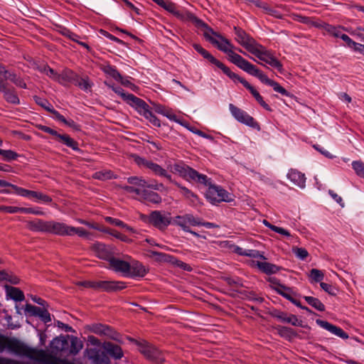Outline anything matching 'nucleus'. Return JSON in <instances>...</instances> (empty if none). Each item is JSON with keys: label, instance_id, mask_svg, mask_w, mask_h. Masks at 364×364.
Here are the masks:
<instances>
[{"label": "nucleus", "instance_id": "3", "mask_svg": "<svg viewBox=\"0 0 364 364\" xmlns=\"http://www.w3.org/2000/svg\"><path fill=\"white\" fill-rule=\"evenodd\" d=\"M161 2V5L159 6L168 12L172 14L179 20L186 22H191L193 25H195L196 27L205 26V23H204L202 20L199 19L192 13L184 10H178L176 8V5L174 3L165 0H162Z\"/></svg>", "mask_w": 364, "mask_h": 364}, {"label": "nucleus", "instance_id": "62", "mask_svg": "<svg viewBox=\"0 0 364 364\" xmlns=\"http://www.w3.org/2000/svg\"><path fill=\"white\" fill-rule=\"evenodd\" d=\"M0 211L9 213H21V208L14 207V206L0 205Z\"/></svg>", "mask_w": 364, "mask_h": 364}, {"label": "nucleus", "instance_id": "42", "mask_svg": "<svg viewBox=\"0 0 364 364\" xmlns=\"http://www.w3.org/2000/svg\"><path fill=\"white\" fill-rule=\"evenodd\" d=\"M276 330L277 331V333L283 338L290 339L292 337L295 336L296 333L294 331L289 327L286 326H277L276 327Z\"/></svg>", "mask_w": 364, "mask_h": 364}, {"label": "nucleus", "instance_id": "36", "mask_svg": "<svg viewBox=\"0 0 364 364\" xmlns=\"http://www.w3.org/2000/svg\"><path fill=\"white\" fill-rule=\"evenodd\" d=\"M56 140L75 151H80L77 142L68 134H59Z\"/></svg>", "mask_w": 364, "mask_h": 364}, {"label": "nucleus", "instance_id": "31", "mask_svg": "<svg viewBox=\"0 0 364 364\" xmlns=\"http://www.w3.org/2000/svg\"><path fill=\"white\" fill-rule=\"evenodd\" d=\"M6 295L15 301H22L25 299L23 292L18 288L11 286H5Z\"/></svg>", "mask_w": 364, "mask_h": 364}, {"label": "nucleus", "instance_id": "40", "mask_svg": "<svg viewBox=\"0 0 364 364\" xmlns=\"http://www.w3.org/2000/svg\"><path fill=\"white\" fill-rule=\"evenodd\" d=\"M304 299L308 303V304H309L316 310L319 311H325V306L318 299L308 296H304Z\"/></svg>", "mask_w": 364, "mask_h": 364}, {"label": "nucleus", "instance_id": "49", "mask_svg": "<svg viewBox=\"0 0 364 364\" xmlns=\"http://www.w3.org/2000/svg\"><path fill=\"white\" fill-rule=\"evenodd\" d=\"M352 166L356 174L364 178V163L360 161H353Z\"/></svg>", "mask_w": 364, "mask_h": 364}, {"label": "nucleus", "instance_id": "63", "mask_svg": "<svg viewBox=\"0 0 364 364\" xmlns=\"http://www.w3.org/2000/svg\"><path fill=\"white\" fill-rule=\"evenodd\" d=\"M107 232L113 235L116 238L119 239L122 241H124V242H129L130 241V240L126 235H122L116 230H111L107 229Z\"/></svg>", "mask_w": 364, "mask_h": 364}, {"label": "nucleus", "instance_id": "27", "mask_svg": "<svg viewBox=\"0 0 364 364\" xmlns=\"http://www.w3.org/2000/svg\"><path fill=\"white\" fill-rule=\"evenodd\" d=\"M241 83L243 86L247 88L253 97L255 98L257 102L266 110L272 111L271 107L263 100L262 97L259 95L256 89L252 86L247 80H241Z\"/></svg>", "mask_w": 364, "mask_h": 364}, {"label": "nucleus", "instance_id": "38", "mask_svg": "<svg viewBox=\"0 0 364 364\" xmlns=\"http://www.w3.org/2000/svg\"><path fill=\"white\" fill-rule=\"evenodd\" d=\"M194 49L198 52L204 58L207 59L210 63L215 65L217 63H218V60L215 58L210 53H209L206 50L201 47L200 45L194 43L193 45Z\"/></svg>", "mask_w": 364, "mask_h": 364}, {"label": "nucleus", "instance_id": "33", "mask_svg": "<svg viewBox=\"0 0 364 364\" xmlns=\"http://www.w3.org/2000/svg\"><path fill=\"white\" fill-rule=\"evenodd\" d=\"M175 185L178 187L181 190L182 195L188 200H190V204L192 205H196L198 203L199 198L196 194L192 192L191 190L185 186H181L178 183H175Z\"/></svg>", "mask_w": 364, "mask_h": 364}, {"label": "nucleus", "instance_id": "22", "mask_svg": "<svg viewBox=\"0 0 364 364\" xmlns=\"http://www.w3.org/2000/svg\"><path fill=\"white\" fill-rule=\"evenodd\" d=\"M109 265V267L115 272H121L125 276H127V273L130 270V263L114 257H113V258L110 260Z\"/></svg>", "mask_w": 364, "mask_h": 364}, {"label": "nucleus", "instance_id": "7", "mask_svg": "<svg viewBox=\"0 0 364 364\" xmlns=\"http://www.w3.org/2000/svg\"><path fill=\"white\" fill-rule=\"evenodd\" d=\"M234 30L236 35L235 40L247 51L252 53L259 43L242 28L235 27Z\"/></svg>", "mask_w": 364, "mask_h": 364}, {"label": "nucleus", "instance_id": "41", "mask_svg": "<svg viewBox=\"0 0 364 364\" xmlns=\"http://www.w3.org/2000/svg\"><path fill=\"white\" fill-rule=\"evenodd\" d=\"M142 199L144 200H146V201L154 203V204H158V203H161V198L157 193L154 192L152 191H148V190L146 191Z\"/></svg>", "mask_w": 364, "mask_h": 364}, {"label": "nucleus", "instance_id": "56", "mask_svg": "<svg viewBox=\"0 0 364 364\" xmlns=\"http://www.w3.org/2000/svg\"><path fill=\"white\" fill-rule=\"evenodd\" d=\"M36 127L41 131H43L44 132L51 134L55 139H57L58 136L59 135V133H58L55 130H54L47 126L42 125V124H38V125H36Z\"/></svg>", "mask_w": 364, "mask_h": 364}, {"label": "nucleus", "instance_id": "12", "mask_svg": "<svg viewBox=\"0 0 364 364\" xmlns=\"http://www.w3.org/2000/svg\"><path fill=\"white\" fill-rule=\"evenodd\" d=\"M137 112L147 119L153 125L161 127L160 120L149 109V106L143 100H138L137 105L134 107Z\"/></svg>", "mask_w": 364, "mask_h": 364}, {"label": "nucleus", "instance_id": "61", "mask_svg": "<svg viewBox=\"0 0 364 364\" xmlns=\"http://www.w3.org/2000/svg\"><path fill=\"white\" fill-rule=\"evenodd\" d=\"M320 286L326 292H327L330 295L334 296L336 294V289L331 284L324 282H321Z\"/></svg>", "mask_w": 364, "mask_h": 364}, {"label": "nucleus", "instance_id": "26", "mask_svg": "<svg viewBox=\"0 0 364 364\" xmlns=\"http://www.w3.org/2000/svg\"><path fill=\"white\" fill-rule=\"evenodd\" d=\"M287 178L299 187L301 188L305 187L306 177L301 172L296 169H291L287 174Z\"/></svg>", "mask_w": 364, "mask_h": 364}, {"label": "nucleus", "instance_id": "55", "mask_svg": "<svg viewBox=\"0 0 364 364\" xmlns=\"http://www.w3.org/2000/svg\"><path fill=\"white\" fill-rule=\"evenodd\" d=\"M35 102L48 112V109H53V106L45 99L34 96Z\"/></svg>", "mask_w": 364, "mask_h": 364}, {"label": "nucleus", "instance_id": "44", "mask_svg": "<svg viewBox=\"0 0 364 364\" xmlns=\"http://www.w3.org/2000/svg\"><path fill=\"white\" fill-rule=\"evenodd\" d=\"M83 347L82 342L77 337H72L70 341V353L73 355H77Z\"/></svg>", "mask_w": 364, "mask_h": 364}, {"label": "nucleus", "instance_id": "4", "mask_svg": "<svg viewBox=\"0 0 364 364\" xmlns=\"http://www.w3.org/2000/svg\"><path fill=\"white\" fill-rule=\"evenodd\" d=\"M131 341L135 342L140 353L149 360L156 363H161L165 360L164 353L146 341L139 342L133 338Z\"/></svg>", "mask_w": 364, "mask_h": 364}, {"label": "nucleus", "instance_id": "60", "mask_svg": "<svg viewBox=\"0 0 364 364\" xmlns=\"http://www.w3.org/2000/svg\"><path fill=\"white\" fill-rule=\"evenodd\" d=\"M172 264L173 265H175L178 267H180L181 269L188 271V272H191L192 270V267L189 264L181 261V260L177 259L176 257H175V261H173Z\"/></svg>", "mask_w": 364, "mask_h": 364}, {"label": "nucleus", "instance_id": "10", "mask_svg": "<svg viewBox=\"0 0 364 364\" xmlns=\"http://www.w3.org/2000/svg\"><path fill=\"white\" fill-rule=\"evenodd\" d=\"M87 328L99 336H104L114 341H119V334L108 326L102 323H93L88 326Z\"/></svg>", "mask_w": 364, "mask_h": 364}, {"label": "nucleus", "instance_id": "17", "mask_svg": "<svg viewBox=\"0 0 364 364\" xmlns=\"http://www.w3.org/2000/svg\"><path fill=\"white\" fill-rule=\"evenodd\" d=\"M25 311L31 316H38L46 323L51 321L50 314L46 309L27 304L25 306Z\"/></svg>", "mask_w": 364, "mask_h": 364}, {"label": "nucleus", "instance_id": "14", "mask_svg": "<svg viewBox=\"0 0 364 364\" xmlns=\"http://www.w3.org/2000/svg\"><path fill=\"white\" fill-rule=\"evenodd\" d=\"M92 250L97 257L108 261L109 262L113 258V247L103 243L97 242L92 245Z\"/></svg>", "mask_w": 364, "mask_h": 364}, {"label": "nucleus", "instance_id": "46", "mask_svg": "<svg viewBox=\"0 0 364 364\" xmlns=\"http://www.w3.org/2000/svg\"><path fill=\"white\" fill-rule=\"evenodd\" d=\"M75 85L76 86H78L80 89L83 90L84 91H88L90 90L92 83H91L89 81V78L87 77L85 78L80 77L79 75L77 76V80L75 81Z\"/></svg>", "mask_w": 364, "mask_h": 364}, {"label": "nucleus", "instance_id": "8", "mask_svg": "<svg viewBox=\"0 0 364 364\" xmlns=\"http://www.w3.org/2000/svg\"><path fill=\"white\" fill-rule=\"evenodd\" d=\"M172 222L173 218L170 217L169 213L166 215L159 210L150 213L149 223L161 230H164L169 225H172Z\"/></svg>", "mask_w": 364, "mask_h": 364}, {"label": "nucleus", "instance_id": "50", "mask_svg": "<svg viewBox=\"0 0 364 364\" xmlns=\"http://www.w3.org/2000/svg\"><path fill=\"white\" fill-rule=\"evenodd\" d=\"M309 277L311 279L312 282H320L323 279L324 275L321 270H318L317 269H312L310 271Z\"/></svg>", "mask_w": 364, "mask_h": 364}, {"label": "nucleus", "instance_id": "11", "mask_svg": "<svg viewBox=\"0 0 364 364\" xmlns=\"http://www.w3.org/2000/svg\"><path fill=\"white\" fill-rule=\"evenodd\" d=\"M0 92L3 93L4 99L9 103L13 105H18L20 103L19 98L14 87H9V83L5 82L0 77Z\"/></svg>", "mask_w": 364, "mask_h": 364}, {"label": "nucleus", "instance_id": "53", "mask_svg": "<svg viewBox=\"0 0 364 364\" xmlns=\"http://www.w3.org/2000/svg\"><path fill=\"white\" fill-rule=\"evenodd\" d=\"M71 230L70 234H69V236L74 235L75 234H77L78 236L82 237H87L89 235V232L85 230L82 228H75L71 226Z\"/></svg>", "mask_w": 364, "mask_h": 364}, {"label": "nucleus", "instance_id": "34", "mask_svg": "<svg viewBox=\"0 0 364 364\" xmlns=\"http://www.w3.org/2000/svg\"><path fill=\"white\" fill-rule=\"evenodd\" d=\"M127 181L129 183L135 186L136 187H141V188H151L155 190H159L157 185L148 183L142 178H139L137 176H131L127 178Z\"/></svg>", "mask_w": 364, "mask_h": 364}, {"label": "nucleus", "instance_id": "54", "mask_svg": "<svg viewBox=\"0 0 364 364\" xmlns=\"http://www.w3.org/2000/svg\"><path fill=\"white\" fill-rule=\"evenodd\" d=\"M293 252L295 254V255L302 259L304 260L308 257L309 253L308 252L304 249L301 247H294L293 248Z\"/></svg>", "mask_w": 364, "mask_h": 364}, {"label": "nucleus", "instance_id": "5", "mask_svg": "<svg viewBox=\"0 0 364 364\" xmlns=\"http://www.w3.org/2000/svg\"><path fill=\"white\" fill-rule=\"evenodd\" d=\"M229 109L232 115L239 122L249 126L253 129H256L257 130L260 129L259 124L247 112L235 106L232 104L229 105Z\"/></svg>", "mask_w": 364, "mask_h": 364}, {"label": "nucleus", "instance_id": "35", "mask_svg": "<svg viewBox=\"0 0 364 364\" xmlns=\"http://www.w3.org/2000/svg\"><path fill=\"white\" fill-rule=\"evenodd\" d=\"M1 191L6 192V193H15L17 195L27 197V198H36V196H38V192L33 191L26 190L23 188L18 187L15 185L12 186V191H4V190H1Z\"/></svg>", "mask_w": 364, "mask_h": 364}, {"label": "nucleus", "instance_id": "43", "mask_svg": "<svg viewBox=\"0 0 364 364\" xmlns=\"http://www.w3.org/2000/svg\"><path fill=\"white\" fill-rule=\"evenodd\" d=\"M150 252L152 256L156 257V259L159 262H169L172 264L173 262L175 261V257L166 253L159 252L156 251H151Z\"/></svg>", "mask_w": 364, "mask_h": 364}, {"label": "nucleus", "instance_id": "21", "mask_svg": "<svg viewBox=\"0 0 364 364\" xmlns=\"http://www.w3.org/2000/svg\"><path fill=\"white\" fill-rule=\"evenodd\" d=\"M316 322L320 327L331 332L332 334H334V335H336L341 338H343V339H346L348 338V333H346L340 327L333 325L326 321H323V320H321V319H317Z\"/></svg>", "mask_w": 364, "mask_h": 364}, {"label": "nucleus", "instance_id": "52", "mask_svg": "<svg viewBox=\"0 0 364 364\" xmlns=\"http://www.w3.org/2000/svg\"><path fill=\"white\" fill-rule=\"evenodd\" d=\"M275 291L278 294H279L280 295L284 296L285 299H287V300L290 301L291 303L295 304L296 306H298V307L301 306L300 301L294 299L289 293L285 292L284 291H282L281 289H279L278 288H275Z\"/></svg>", "mask_w": 364, "mask_h": 364}, {"label": "nucleus", "instance_id": "1", "mask_svg": "<svg viewBox=\"0 0 364 364\" xmlns=\"http://www.w3.org/2000/svg\"><path fill=\"white\" fill-rule=\"evenodd\" d=\"M171 171L179 175L181 178L191 183H198L208 186L206 198L212 203L221 201L230 202L232 198L230 194L220 186L211 185L205 175L198 173L183 161L170 165Z\"/></svg>", "mask_w": 364, "mask_h": 364}, {"label": "nucleus", "instance_id": "24", "mask_svg": "<svg viewBox=\"0 0 364 364\" xmlns=\"http://www.w3.org/2000/svg\"><path fill=\"white\" fill-rule=\"evenodd\" d=\"M252 53L268 65H270L275 58L269 50L260 44L257 46Z\"/></svg>", "mask_w": 364, "mask_h": 364}, {"label": "nucleus", "instance_id": "47", "mask_svg": "<svg viewBox=\"0 0 364 364\" xmlns=\"http://www.w3.org/2000/svg\"><path fill=\"white\" fill-rule=\"evenodd\" d=\"M105 220L112 224V225H116V226H118V227H121L122 228H125L126 230H127L128 231H130V232H133L134 230L132 227L127 225V224H125L124 222H122V220H119V219H117V218H111V217H107L105 218Z\"/></svg>", "mask_w": 364, "mask_h": 364}, {"label": "nucleus", "instance_id": "25", "mask_svg": "<svg viewBox=\"0 0 364 364\" xmlns=\"http://www.w3.org/2000/svg\"><path fill=\"white\" fill-rule=\"evenodd\" d=\"M147 271L144 266L138 261H134L130 263V270L127 273V277L132 278L143 277L146 275Z\"/></svg>", "mask_w": 364, "mask_h": 364}, {"label": "nucleus", "instance_id": "16", "mask_svg": "<svg viewBox=\"0 0 364 364\" xmlns=\"http://www.w3.org/2000/svg\"><path fill=\"white\" fill-rule=\"evenodd\" d=\"M96 290H102L107 292L117 291L126 287L125 283L114 281H97Z\"/></svg>", "mask_w": 364, "mask_h": 364}, {"label": "nucleus", "instance_id": "19", "mask_svg": "<svg viewBox=\"0 0 364 364\" xmlns=\"http://www.w3.org/2000/svg\"><path fill=\"white\" fill-rule=\"evenodd\" d=\"M87 352L89 359L92 360L94 364H110V360L106 353L96 348L87 349Z\"/></svg>", "mask_w": 364, "mask_h": 364}, {"label": "nucleus", "instance_id": "58", "mask_svg": "<svg viewBox=\"0 0 364 364\" xmlns=\"http://www.w3.org/2000/svg\"><path fill=\"white\" fill-rule=\"evenodd\" d=\"M80 222V223H82L83 225H87V227H89L90 228H92V229H95V230H100V231L103 232H107V228L101 227V226H100L97 223H90L88 221L83 220H81Z\"/></svg>", "mask_w": 364, "mask_h": 364}, {"label": "nucleus", "instance_id": "28", "mask_svg": "<svg viewBox=\"0 0 364 364\" xmlns=\"http://www.w3.org/2000/svg\"><path fill=\"white\" fill-rule=\"evenodd\" d=\"M77 76L73 70L65 68L59 74L58 82L65 85L66 83H73L77 80Z\"/></svg>", "mask_w": 364, "mask_h": 364}, {"label": "nucleus", "instance_id": "37", "mask_svg": "<svg viewBox=\"0 0 364 364\" xmlns=\"http://www.w3.org/2000/svg\"><path fill=\"white\" fill-rule=\"evenodd\" d=\"M50 346L56 351H63L68 347V341L64 336L56 337L51 341Z\"/></svg>", "mask_w": 364, "mask_h": 364}, {"label": "nucleus", "instance_id": "48", "mask_svg": "<svg viewBox=\"0 0 364 364\" xmlns=\"http://www.w3.org/2000/svg\"><path fill=\"white\" fill-rule=\"evenodd\" d=\"M0 155L7 161L15 160L18 157V154L11 150H4L0 149Z\"/></svg>", "mask_w": 364, "mask_h": 364}, {"label": "nucleus", "instance_id": "59", "mask_svg": "<svg viewBox=\"0 0 364 364\" xmlns=\"http://www.w3.org/2000/svg\"><path fill=\"white\" fill-rule=\"evenodd\" d=\"M272 284H274L276 287H274V289L275 290V288H278L281 289L282 291H290L291 289L289 287H285L283 284H281L279 282V280L275 277H271L269 280Z\"/></svg>", "mask_w": 364, "mask_h": 364}, {"label": "nucleus", "instance_id": "18", "mask_svg": "<svg viewBox=\"0 0 364 364\" xmlns=\"http://www.w3.org/2000/svg\"><path fill=\"white\" fill-rule=\"evenodd\" d=\"M270 315L282 322L291 323L294 326H302V321L299 320L295 315L290 314L288 316L287 314L278 310L272 311L270 312Z\"/></svg>", "mask_w": 364, "mask_h": 364}, {"label": "nucleus", "instance_id": "13", "mask_svg": "<svg viewBox=\"0 0 364 364\" xmlns=\"http://www.w3.org/2000/svg\"><path fill=\"white\" fill-rule=\"evenodd\" d=\"M0 77H1L5 82L9 80L15 84L16 86L21 88H26V84L24 81L17 75V74L11 70H7L6 66L0 63Z\"/></svg>", "mask_w": 364, "mask_h": 364}, {"label": "nucleus", "instance_id": "39", "mask_svg": "<svg viewBox=\"0 0 364 364\" xmlns=\"http://www.w3.org/2000/svg\"><path fill=\"white\" fill-rule=\"evenodd\" d=\"M215 66L221 69L225 75H227L230 78H231L233 80H238L240 83L241 80H245L244 78L240 77L236 73L232 72L229 68H228L226 65H225L223 63H221L219 60L218 63L215 64Z\"/></svg>", "mask_w": 364, "mask_h": 364}, {"label": "nucleus", "instance_id": "6", "mask_svg": "<svg viewBox=\"0 0 364 364\" xmlns=\"http://www.w3.org/2000/svg\"><path fill=\"white\" fill-rule=\"evenodd\" d=\"M249 74L257 77L262 82L272 87L275 92H277L284 96H290V93L286 89L282 87L278 82L269 79L255 65Z\"/></svg>", "mask_w": 364, "mask_h": 364}, {"label": "nucleus", "instance_id": "29", "mask_svg": "<svg viewBox=\"0 0 364 364\" xmlns=\"http://www.w3.org/2000/svg\"><path fill=\"white\" fill-rule=\"evenodd\" d=\"M27 227L31 231L48 233V221L41 219H35L27 222Z\"/></svg>", "mask_w": 364, "mask_h": 364}, {"label": "nucleus", "instance_id": "32", "mask_svg": "<svg viewBox=\"0 0 364 364\" xmlns=\"http://www.w3.org/2000/svg\"><path fill=\"white\" fill-rule=\"evenodd\" d=\"M256 266L261 272L267 274H275L280 269L279 267L267 262L257 261Z\"/></svg>", "mask_w": 364, "mask_h": 364}, {"label": "nucleus", "instance_id": "57", "mask_svg": "<svg viewBox=\"0 0 364 364\" xmlns=\"http://www.w3.org/2000/svg\"><path fill=\"white\" fill-rule=\"evenodd\" d=\"M36 127L41 131H43L44 132L51 134L55 139H57L58 136L59 135V133H58L55 130H54L47 126L42 125V124H38V125H36Z\"/></svg>", "mask_w": 364, "mask_h": 364}, {"label": "nucleus", "instance_id": "9", "mask_svg": "<svg viewBox=\"0 0 364 364\" xmlns=\"http://www.w3.org/2000/svg\"><path fill=\"white\" fill-rule=\"evenodd\" d=\"M199 218H196L192 214L177 215L173 218L172 222V225L181 227L183 231H189L190 225L199 226Z\"/></svg>", "mask_w": 364, "mask_h": 364}, {"label": "nucleus", "instance_id": "15", "mask_svg": "<svg viewBox=\"0 0 364 364\" xmlns=\"http://www.w3.org/2000/svg\"><path fill=\"white\" fill-rule=\"evenodd\" d=\"M71 226L63 223L54 220L48 221V233L54 234L59 236H69L70 234Z\"/></svg>", "mask_w": 364, "mask_h": 364}, {"label": "nucleus", "instance_id": "64", "mask_svg": "<svg viewBox=\"0 0 364 364\" xmlns=\"http://www.w3.org/2000/svg\"><path fill=\"white\" fill-rule=\"evenodd\" d=\"M164 116L166 117L170 120L178 122V119H177L176 115L173 112L171 109L166 108L163 114Z\"/></svg>", "mask_w": 364, "mask_h": 364}, {"label": "nucleus", "instance_id": "23", "mask_svg": "<svg viewBox=\"0 0 364 364\" xmlns=\"http://www.w3.org/2000/svg\"><path fill=\"white\" fill-rule=\"evenodd\" d=\"M102 348L112 358L115 360L121 359L123 357V351L122 348L111 342H105L102 345Z\"/></svg>", "mask_w": 364, "mask_h": 364}, {"label": "nucleus", "instance_id": "20", "mask_svg": "<svg viewBox=\"0 0 364 364\" xmlns=\"http://www.w3.org/2000/svg\"><path fill=\"white\" fill-rule=\"evenodd\" d=\"M135 162L140 166L146 167L152 171L156 175L161 176L165 175L166 170L164 169L161 166L155 164L151 161L146 160L140 156L135 157Z\"/></svg>", "mask_w": 364, "mask_h": 364}, {"label": "nucleus", "instance_id": "45", "mask_svg": "<svg viewBox=\"0 0 364 364\" xmlns=\"http://www.w3.org/2000/svg\"><path fill=\"white\" fill-rule=\"evenodd\" d=\"M100 68L105 73L109 75L116 80H117V79L121 78L120 73L117 70L114 66H112L110 65H102Z\"/></svg>", "mask_w": 364, "mask_h": 364}, {"label": "nucleus", "instance_id": "30", "mask_svg": "<svg viewBox=\"0 0 364 364\" xmlns=\"http://www.w3.org/2000/svg\"><path fill=\"white\" fill-rule=\"evenodd\" d=\"M114 92L118 95H119L123 100H124L134 107L137 105L138 100H141L140 98L134 96L132 94L126 93L124 90L120 87H117L116 88H114Z\"/></svg>", "mask_w": 364, "mask_h": 364}, {"label": "nucleus", "instance_id": "51", "mask_svg": "<svg viewBox=\"0 0 364 364\" xmlns=\"http://www.w3.org/2000/svg\"><path fill=\"white\" fill-rule=\"evenodd\" d=\"M259 6V8L262 9L265 11V13L277 18H281V14L279 11L270 7L267 3L264 2V5L260 4Z\"/></svg>", "mask_w": 364, "mask_h": 364}, {"label": "nucleus", "instance_id": "2", "mask_svg": "<svg viewBox=\"0 0 364 364\" xmlns=\"http://www.w3.org/2000/svg\"><path fill=\"white\" fill-rule=\"evenodd\" d=\"M198 28L204 29V36L207 41L215 46L220 50L226 53L228 56V60L239 67L244 71L250 73L255 67L247 60L243 58L239 54L232 50L234 46L230 42L221 35L215 32L206 23L205 26L197 27Z\"/></svg>", "mask_w": 364, "mask_h": 364}]
</instances>
